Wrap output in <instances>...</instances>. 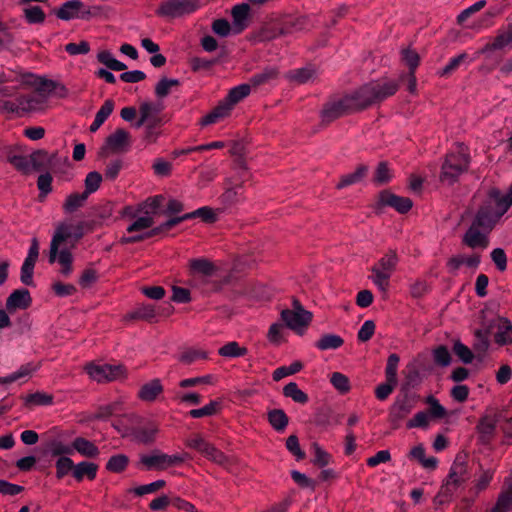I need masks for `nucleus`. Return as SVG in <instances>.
<instances>
[{
	"mask_svg": "<svg viewBox=\"0 0 512 512\" xmlns=\"http://www.w3.org/2000/svg\"><path fill=\"white\" fill-rule=\"evenodd\" d=\"M199 8V0H167L159 5L156 14L161 17L179 18L189 15Z\"/></svg>",
	"mask_w": 512,
	"mask_h": 512,
	"instance_id": "9",
	"label": "nucleus"
},
{
	"mask_svg": "<svg viewBox=\"0 0 512 512\" xmlns=\"http://www.w3.org/2000/svg\"><path fill=\"white\" fill-rule=\"evenodd\" d=\"M494 341L499 346L512 344V323L508 318L500 317L497 323V331L494 334Z\"/></svg>",
	"mask_w": 512,
	"mask_h": 512,
	"instance_id": "21",
	"label": "nucleus"
},
{
	"mask_svg": "<svg viewBox=\"0 0 512 512\" xmlns=\"http://www.w3.org/2000/svg\"><path fill=\"white\" fill-rule=\"evenodd\" d=\"M23 14L30 24L43 23L45 20V13L39 6L27 5L23 8Z\"/></svg>",
	"mask_w": 512,
	"mask_h": 512,
	"instance_id": "47",
	"label": "nucleus"
},
{
	"mask_svg": "<svg viewBox=\"0 0 512 512\" xmlns=\"http://www.w3.org/2000/svg\"><path fill=\"white\" fill-rule=\"evenodd\" d=\"M32 298L27 289L14 290L6 300V312L14 313L17 310H25L30 307Z\"/></svg>",
	"mask_w": 512,
	"mask_h": 512,
	"instance_id": "15",
	"label": "nucleus"
},
{
	"mask_svg": "<svg viewBox=\"0 0 512 512\" xmlns=\"http://www.w3.org/2000/svg\"><path fill=\"white\" fill-rule=\"evenodd\" d=\"M105 8L100 5L87 7L81 0H69L63 3L56 11L57 18L65 21L72 19H89L102 15Z\"/></svg>",
	"mask_w": 512,
	"mask_h": 512,
	"instance_id": "5",
	"label": "nucleus"
},
{
	"mask_svg": "<svg viewBox=\"0 0 512 512\" xmlns=\"http://www.w3.org/2000/svg\"><path fill=\"white\" fill-rule=\"evenodd\" d=\"M189 268L192 273L203 276H212L216 271L214 264L206 258L191 259L189 261Z\"/></svg>",
	"mask_w": 512,
	"mask_h": 512,
	"instance_id": "28",
	"label": "nucleus"
},
{
	"mask_svg": "<svg viewBox=\"0 0 512 512\" xmlns=\"http://www.w3.org/2000/svg\"><path fill=\"white\" fill-rule=\"evenodd\" d=\"M129 464V458L125 454H116L109 458L106 469L113 473L123 472Z\"/></svg>",
	"mask_w": 512,
	"mask_h": 512,
	"instance_id": "44",
	"label": "nucleus"
},
{
	"mask_svg": "<svg viewBox=\"0 0 512 512\" xmlns=\"http://www.w3.org/2000/svg\"><path fill=\"white\" fill-rule=\"evenodd\" d=\"M85 370L89 377L98 383L121 380L127 377V371L123 365L90 363L85 367Z\"/></svg>",
	"mask_w": 512,
	"mask_h": 512,
	"instance_id": "7",
	"label": "nucleus"
},
{
	"mask_svg": "<svg viewBox=\"0 0 512 512\" xmlns=\"http://www.w3.org/2000/svg\"><path fill=\"white\" fill-rule=\"evenodd\" d=\"M37 187L39 189V198L41 200L45 199L52 191V176L50 173H44L38 177Z\"/></svg>",
	"mask_w": 512,
	"mask_h": 512,
	"instance_id": "62",
	"label": "nucleus"
},
{
	"mask_svg": "<svg viewBox=\"0 0 512 512\" xmlns=\"http://www.w3.org/2000/svg\"><path fill=\"white\" fill-rule=\"evenodd\" d=\"M402 61L409 67V72H415L420 63L419 54L410 48L401 50Z\"/></svg>",
	"mask_w": 512,
	"mask_h": 512,
	"instance_id": "59",
	"label": "nucleus"
},
{
	"mask_svg": "<svg viewBox=\"0 0 512 512\" xmlns=\"http://www.w3.org/2000/svg\"><path fill=\"white\" fill-rule=\"evenodd\" d=\"M98 465L93 462L82 461L74 464L73 477L77 482H81L85 477L89 480L96 478Z\"/></svg>",
	"mask_w": 512,
	"mask_h": 512,
	"instance_id": "25",
	"label": "nucleus"
},
{
	"mask_svg": "<svg viewBox=\"0 0 512 512\" xmlns=\"http://www.w3.org/2000/svg\"><path fill=\"white\" fill-rule=\"evenodd\" d=\"M480 263V256L473 254L471 256L456 255L450 258L447 265L451 271L458 270L462 265H466L471 268H477Z\"/></svg>",
	"mask_w": 512,
	"mask_h": 512,
	"instance_id": "29",
	"label": "nucleus"
},
{
	"mask_svg": "<svg viewBox=\"0 0 512 512\" xmlns=\"http://www.w3.org/2000/svg\"><path fill=\"white\" fill-rule=\"evenodd\" d=\"M468 479L469 474L466 464L464 462L455 461L450 468L446 480L451 481V483H455L458 486H461Z\"/></svg>",
	"mask_w": 512,
	"mask_h": 512,
	"instance_id": "27",
	"label": "nucleus"
},
{
	"mask_svg": "<svg viewBox=\"0 0 512 512\" xmlns=\"http://www.w3.org/2000/svg\"><path fill=\"white\" fill-rule=\"evenodd\" d=\"M165 485H166V481L159 479V480H156L149 484L139 485V486L131 489L129 492L140 497V496H144L147 494L155 493V492L159 491L160 489H162L163 487H165Z\"/></svg>",
	"mask_w": 512,
	"mask_h": 512,
	"instance_id": "46",
	"label": "nucleus"
},
{
	"mask_svg": "<svg viewBox=\"0 0 512 512\" xmlns=\"http://www.w3.org/2000/svg\"><path fill=\"white\" fill-rule=\"evenodd\" d=\"M470 165V152L464 143H456L444 158L439 179L442 183L452 185L465 173Z\"/></svg>",
	"mask_w": 512,
	"mask_h": 512,
	"instance_id": "2",
	"label": "nucleus"
},
{
	"mask_svg": "<svg viewBox=\"0 0 512 512\" xmlns=\"http://www.w3.org/2000/svg\"><path fill=\"white\" fill-rule=\"evenodd\" d=\"M72 449L86 458H97L100 454L99 448L92 441L83 437H76L72 441Z\"/></svg>",
	"mask_w": 512,
	"mask_h": 512,
	"instance_id": "24",
	"label": "nucleus"
},
{
	"mask_svg": "<svg viewBox=\"0 0 512 512\" xmlns=\"http://www.w3.org/2000/svg\"><path fill=\"white\" fill-rule=\"evenodd\" d=\"M20 109L22 113L37 111L43 108L45 100L39 95L20 96Z\"/></svg>",
	"mask_w": 512,
	"mask_h": 512,
	"instance_id": "38",
	"label": "nucleus"
},
{
	"mask_svg": "<svg viewBox=\"0 0 512 512\" xmlns=\"http://www.w3.org/2000/svg\"><path fill=\"white\" fill-rule=\"evenodd\" d=\"M25 402L34 406H48L53 404V396L45 392H35L27 395Z\"/></svg>",
	"mask_w": 512,
	"mask_h": 512,
	"instance_id": "52",
	"label": "nucleus"
},
{
	"mask_svg": "<svg viewBox=\"0 0 512 512\" xmlns=\"http://www.w3.org/2000/svg\"><path fill=\"white\" fill-rule=\"evenodd\" d=\"M283 395L299 404H306L309 401L308 395L295 382H289L283 387Z\"/></svg>",
	"mask_w": 512,
	"mask_h": 512,
	"instance_id": "39",
	"label": "nucleus"
},
{
	"mask_svg": "<svg viewBox=\"0 0 512 512\" xmlns=\"http://www.w3.org/2000/svg\"><path fill=\"white\" fill-rule=\"evenodd\" d=\"M194 217H201L204 221L214 222L216 219L214 211L209 207H201L191 213L184 214L183 216L174 217L164 222V227L172 228L184 220L191 219Z\"/></svg>",
	"mask_w": 512,
	"mask_h": 512,
	"instance_id": "19",
	"label": "nucleus"
},
{
	"mask_svg": "<svg viewBox=\"0 0 512 512\" xmlns=\"http://www.w3.org/2000/svg\"><path fill=\"white\" fill-rule=\"evenodd\" d=\"M251 92V86L250 84H240L236 87H233L228 95L226 96L225 100L231 104V106L234 108V106L240 102L242 99L247 97Z\"/></svg>",
	"mask_w": 512,
	"mask_h": 512,
	"instance_id": "42",
	"label": "nucleus"
},
{
	"mask_svg": "<svg viewBox=\"0 0 512 512\" xmlns=\"http://www.w3.org/2000/svg\"><path fill=\"white\" fill-rule=\"evenodd\" d=\"M156 315V309L152 304H140L127 314V318L132 320L151 321L156 317Z\"/></svg>",
	"mask_w": 512,
	"mask_h": 512,
	"instance_id": "35",
	"label": "nucleus"
},
{
	"mask_svg": "<svg viewBox=\"0 0 512 512\" xmlns=\"http://www.w3.org/2000/svg\"><path fill=\"white\" fill-rule=\"evenodd\" d=\"M74 225L68 223L58 224L50 243L48 261L50 264L58 262L61 265L60 273L67 277L72 273V253L67 249L60 250V245L73 236Z\"/></svg>",
	"mask_w": 512,
	"mask_h": 512,
	"instance_id": "4",
	"label": "nucleus"
},
{
	"mask_svg": "<svg viewBox=\"0 0 512 512\" xmlns=\"http://www.w3.org/2000/svg\"><path fill=\"white\" fill-rule=\"evenodd\" d=\"M140 118L136 124L137 127H141L144 124H159V112L160 108L152 103L145 102L141 104L140 109Z\"/></svg>",
	"mask_w": 512,
	"mask_h": 512,
	"instance_id": "22",
	"label": "nucleus"
},
{
	"mask_svg": "<svg viewBox=\"0 0 512 512\" xmlns=\"http://www.w3.org/2000/svg\"><path fill=\"white\" fill-rule=\"evenodd\" d=\"M57 479H63L68 473L74 469V462L67 456L59 457L55 463Z\"/></svg>",
	"mask_w": 512,
	"mask_h": 512,
	"instance_id": "53",
	"label": "nucleus"
},
{
	"mask_svg": "<svg viewBox=\"0 0 512 512\" xmlns=\"http://www.w3.org/2000/svg\"><path fill=\"white\" fill-rule=\"evenodd\" d=\"M88 195L85 192L81 193H71L66 197V200L63 204V209L65 213H73L79 208H81L86 200Z\"/></svg>",
	"mask_w": 512,
	"mask_h": 512,
	"instance_id": "40",
	"label": "nucleus"
},
{
	"mask_svg": "<svg viewBox=\"0 0 512 512\" xmlns=\"http://www.w3.org/2000/svg\"><path fill=\"white\" fill-rule=\"evenodd\" d=\"M330 382L333 387L341 394H346L350 391L349 378L340 372H333L330 376Z\"/></svg>",
	"mask_w": 512,
	"mask_h": 512,
	"instance_id": "50",
	"label": "nucleus"
},
{
	"mask_svg": "<svg viewBox=\"0 0 512 512\" xmlns=\"http://www.w3.org/2000/svg\"><path fill=\"white\" fill-rule=\"evenodd\" d=\"M311 449L314 453L313 463L319 467L327 466L331 461V455L325 451L317 442L312 443Z\"/></svg>",
	"mask_w": 512,
	"mask_h": 512,
	"instance_id": "55",
	"label": "nucleus"
},
{
	"mask_svg": "<svg viewBox=\"0 0 512 512\" xmlns=\"http://www.w3.org/2000/svg\"><path fill=\"white\" fill-rule=\"evenodd\" d=\"M106 145L114 152H126L131 146V134L125 129L118 128L107 137Z\"/></svg>",
	"mask_w": 512,
	"mask_h": 512,
	"instance_id": "16",
	"label": "nucleus"
},
{
	"mask_svg": "<svg viewBox=\"0 0 512 512\" xmlns=\"http://www.w3.org/2000/svg\"><path fill=\"white\" fill-rule=\"evenodd\" d=\"M344 343L341 336L336 334H324L315 343V347L321 351L335 350Z\"/></svg>",
	"mask_w": 512,
	"mask_h": 512,
	"instance_id": "33",
	"label": "nucleus"
},
{
	"mask_svg": "<svg viewBox=\"0 0 512 512\" xmlns=\"http://www.w3.org/2000/svg\"><path fill=\"white\" fill-rule=\"evenodd\" d=\"M368 167L366 165H359L353 173L343 175L337 183V189H343L347 186L360 182L367 174Z\"/></svg>",
	"mask_w": 512,
	"mask_h": 512,
	"instance_id": "31",
	"label": "nucleus"
},
{
	"mask_svg": "<svg viewBox=\"0 0 512 512\" xmlns=\"http://www.w3.org/2000/svg\"><path fill=\"white\" fill-rule=\"evenodd\" d=\"M158 432V425H156L155 423H149L146 426L137 429L134 432V437L138 442L148 444L155 440Z\"/></svg>",
	"mask_w": 512,
	"mask_h": 512,
	"instance_id": "37",
	"label": "nucleus"
},
{
	"mask_svg": "<svg viewBox=\"0 0 512 512\" xmlns=\"http://www.w3.org/2000/svg\"><path fill=\"white\" fill-rule=\"evenodd\" d=\"M510 45H512V28L499 31L493 41L485 44L480 52L487 53L495 50H501Z\"/></svg>",
	"mask_w": 512,
	"mask_h": 512,
	"instance_id": "23",
	"label": "nucleus"
},
{
	"mask_svg": "<svg viewBox=\"0 0 512 512\" xmlns=\"http://www.w3.org/2000/svg\"><path fill=\"white\" fill-rule=\"evenodd\" d=\"M48 452L53 457H62L72 454V445L69 446L61 441H52L48 446Z\"/></svg>",
	"mask_w": 512,
	"mask_h": 512,
	"instance_id": "63",
	"label": "nucleus"
},
{
	"mask_svg": "<svg viewBox=\"0 0 512 512\" xmlns=\"http://www.w3.org/2000/svg\"><path fill=\"white\" fill-rule=\"evenodd\" d=\"M185 446L196 450L208 460L223 465L227 462L225 454L216 448L212 443L204 439L201 434H193L185 440Z\"/></svg>",
	"mask_w": 512,
	"mask_h": 512,
	"instance_id": "8",
	"label": "nucleus"
},
{
	"mask_svg": "<svg viewBox=\"0 0 512 512\" xmlns=\"http://www.w3.org/2000/svg\"><path fill=\"white\" fill-rule=\"evenodd\" d=\"M249 14V3L243 2L232 7L231 16L233 20V29L236 34L241 33L247 28Z\"/></svg>",
	"mask_w": 512,
	"mask_h": 512,
	"instance_id": "18",
	"label": "nucleus"
},
{
	"mask_svg": "<svg viewBox=\"0 0 512 512\" xmlns=\"http://www.w3.org/2000/svg\"><path fill=\"white\" fill-rule=\"evenodd\" d=\"M179 85L180 82L178 79H169L163 77L159 80L155 87V94L159 98H164L170 93L173 87H178Z\"/></svg>",
	"mask_w": 512,
	"mask_h": 512,
	"instance_id": "51",
	"label": "nucleus"
},
{
	"mask_svg": "<svg viewBox=\"0 0 512 512\" xmlns=\"http://www.w3.org/2000/svg\"><path fill=\"white\" fill-rule=\"evenodd\" d=\"M232 110L233 107L231 106V104H229L224 99L210 113H208L201 119L200 124L205 126L218 123L219 121L228 117L231 114Z\"/></svg>",
	"mask_w": 512,
	"mask_h": 512,
	"instance_id": "20",
	"label": "nucleus"
},
{
	"mask_svg": "<svg viewBox=\"0 0 512 512\" xmlns=\"http://www.w3.org/2000/svg\"><path fill=\"white\" fill-rule=\"evenodd\" d=\"M220 403L218 401H210L207 405L202 408L192 409L189 411V415L192 418H202L206 416H212L219 410Z\"/></svg>",
	"mask_w": 512,
	"mask_h": 512,
	"instance_id": "57",
	"label": "nucleus"
},
{
	"mask_svg": "<svg viewBox=\"0 0 512 512\" xmlns=\"http://www.w3.org/2000/svg\"><path fill=\"white\" fill-rule=\"evenodd\" d=\"M512 510V487L502 491L493 508L488 512H510Z\"/></svg>",
	"mask_w": 512,
	"mask_h": 512,
	"instance_id": "41",
	"label": "nucleus"
},
{
	"mask_svg": "<svg viewBox=\"0 0 512 512\" xmlns=\"http://www.w3.org/2000/svg\"><path fill=\"white\" fill-rule=\"evenodd\" d=\"M154 224V219L151 215L146 214L145 216L137 218L133 223L127 227V232H139L147 230Z\"/></svg>",
	"mask_w": 512,
	"mask_h": 512,
	"instance_id": "60",
	"label": "nucleus"
},
{
	"mask_svg": "<svg viewBox=\"0 0 512 512\" xmlns=\"http://www.w3.org/2000/svg\"><path fill=\"white\" fill-rule=\"evenodd\" d=\"M413 409L412 403L407 399H398L390 409V417L393 421L405 418Z\"/></svg>",
	"mask_w": 512,
	"mask_h": 512,
	"instance_id": "32",
	"label": "nucleus"
},
{
	"mask_svg": "<svg viewBox=\"0 0 512 512\" xmlns=\"http://www.w3.org/2000/svg\"><path fill=\"white\" fill-rule=\"evenodd\" d=\"M467 58V54H459L449 60V62L438 72L439 76L445 77L453 73L460 64Z\"/></svg>",
	"mask_w": 512,
	"mask_h": 512,
	"instance_id": "64",
	"label": "nucleus"
},
{
	"mask_svg": "<svg viewBox=\"0 0 512 512\" xmlns=\"http://www.w3.org/2000/svg\"><path fill=\"white\" fill-rule=\"evenodd\" d=\"M497 423H498V418L496 415L486 414L480 418V420L476 426V429H477V432L479 433L480 440L482 442L488 443L493 439V437L495 435Z\"/></svg>",
	"mask_w": 512,
	"mask_h": 512,
	"instance_id": "17",
	"label": "nucleus"
},
{
	"mask_svg": "<svg viewBox=\"0 0 512 512\" xmlns=\"http://www.w3.org/2000/svg\"><path fill=\"white\" fill-rule=\"evenodd\" d=\"M397 264L395 254H386L372 267V281L382 291L386 292L389 287V279Z\"/></svg>",
	"mask_w": 512,
	"mask_h": 512,
	"instance_id": "10",
	"label": "nucleus"
},
{
	"mask_svg": "<svg viewBox=\"0 0 512 512\" xmlns=\"http://www.w3.org/2000/svg\"><path fill=\"white\" fill-rule=\"evenodd\" d=\"M247 352V348L240 346L236 341L228 342L218 350V354L226 358L241 357L246 355Z\"/></svg>",
	"mask_w": 512,
	"mask_h": 512,
	"instance_id": "43",
	"label": "nucleus"
},
{
	"mask_svg": "<svg viewBox=\"0 0 512 512\" xmlns=\"http://www.w3.org/2000/svg\"><path fill=\"white\" fill-rule=\"evenodd\" d=\"M122 411V402L115 401L109 404L100 406L95 412L94 418L99 420H106L109 417Z\"/></svg>",
	"mask_w": 512,
	"mask_h": 512,
	"instance_id": "45",
	"label": "nucleus"
},
{
	"mask_svg": "<svg viewBox=\"0 0 512 512\" xmlns=\"http://www.w3.org/2000/svg\"><path fill=\"white\" fill-rule=\"evenodd\" d=\"M399 356L397 354H390L387 359L385 368L386 380L391 383H397V369L399 364Z\"/></svg>",
	"mask_w": 512,
	"mask_h": 512,
	"instance_id": "58",
	"label": "nucleus"
},
{
	"mask_svg": "<svg viewBox=\"0 0 512 512\" xmlns=\"http://www.w3.org/2000/svg\"><path fill=\"white\" fill-rule=\"evenodd\" d=\"M409 458L419 461L420 464L427 469H435L437 466V459L435 457H425V448L423 444L414 446L409 452Z\"/></svg>",
	"mask_w": 512,
	"mask_h": 512,
	"instance_id": "34",
	"label": "nucleus"
},
{
	"mask_svg": "<svg viewBox=\"0 0 512 512\" xmlns=\"http://www.w3.org/2000/svg\"><path fill=\"white\" fill-rule=\"evenodd\" d=\"M491 230L482 228V224L474 220L462 238V242L472 249L484 250L489 245L488 234Z\"/></svg>",
	"mask_w": 512,
	"mask_h": 512,
	"instance_id": "12",
	"label": "nucleus"
},
{
	"mask_svg": "<svg viewBox=\"0 0 512 512\" xmlns=\"http://www.w3.org/2000/svg\"><path fill=\"white\" fill-rule=\"evenodd\" d=\"M280 315L285 325L298 334L304 333L313 318L311 312H302L301 310L300 312H296L290 309H284L281 311Z\"/></svg>",
	"mask_w": 512,
	"mask_h": 512,
	"instance_id": "13",
	"label": "nucleus"
},
{
	"mask_svg": "<svg viewBox=\"0 0 512 512\" xmlns=\"http://www.w3.org/2000/svg\"><path fill=\"white\" fill-rule=\"evenodd\" d=\"M268 421L274 430L283 432L289 423V418L284 410L273 409L268 412Z\"/></svg>",
	"mask_w": 512,
	"mask_h": 512,
	"instance_id": "36",
	"label": "nucleus"
},
{
	"mask_svg": "<svg viewBox=\"0 0 512 512\" xmlns=\"http://www.w3.org/2000/svg\"><path fill=\"white\" fill-rule=\"evenodd\" d=\"M200 384L213 385L215 384V377L213 375L208 374L200 377L183 379L179 382V386L181 388L194 387Z\"/></svg>",
	"mask_w": 512,
	"mask_h": 512,
	"instance_id": "61",
	"label": "nucleus"
},
{
	"mask_svg": "<svg viewBox=\"0 0 512 512\" xmlns=\"http://www.w3.org/2000/svg\"><path fill=\"white\" fill-rule=\"evenodd\" d=\"M399 89V82L393 79L380 78L360 86L346 94L354 113L363 111L393 96Z\"/></svg>",
	"mask_w": 512,
	"mask_h": 512,
	"instance_id": "1",
	"label": "nucleus"
},
{
	"mask_svg": "<svg viewBox=\"0 0 512 512\" xmlns=\"http://www.w3.org/2000/svg\"><path fill=\"white\" fill-rule=\"evenodd\" d=\"M163 392V385L160 379H153L141 386L138 397L142 401L152 402Z\"/></svg>",
	"mask_w": 512,
	"mask_h": 512,
	"instance_id": "26",
	"label": "nucleus"
},
{
	"mask_svg": "<svg viewBox=\"0 0 512 512\" xmlns=\"http://www.w3.org/2000/svg\"><path fill=\"white\" fill-rule=\"evenodd\" d=\"M303 368L299 361L291 363L289 366H281L273 371V380L280 381L282 378L298 373Z\"/></svg>",
	"mask_w": 512,
	"mask_h": 512,
	"instance_id": "49",
	"label": "nucleus"
},
{
	"mask_svg": "<svg viewBox=\"0 0 512 512\" xmlns=\"http://www.w3.org/2000/svg\"><path fill=\"white\" fill-rule=\"evenodd\" d=\"M392 178L393 174L387 162H380L375 171L374 182L377 185H383L390 182Z\"/></svg>",
	"mask_w": 512,
	"mask_h": 512,
	"instance_id": "54",
	"label": "nucleus"
},
{
	"mask_svg": "<svg viewBox=\"0 0 512 512\" xmlns=\"http://www.w3.org/2000/svg\"><path fill=\"white\" fill-rule=\"evenodd\" d=\"M378 203L380 206H390L402 214L407 213L413 206L410 198L398 196L386 190L379 193Z\"/></svg>",
	"mask_w": 512,
	"mask_h": 512,
	"instance_id": "14",
	"label": "nucleus"
},
{
	"mask_svg": "<svg viewBox=\"0 0 512 512\" xmlns=\"http://www.w3.org/2000/svg\"><path fill=\"white\" fill-rule=\"evenodd\" d=\"M188 454H166L160 450H154L148 454H142L139 458V464H141L145 470H166L171 467H176L184 463L187 459Z\"/></svg>",
	"mask_w": 512,
	"mask_h": 512,
	"instance_id": "6",
	"label": "nucleus"
},
{
	"mask_svg": "<svg viewBox=\"0 0 512 512\" xmlns=\"http://www.w3.org/2000/svg\"><path fill=\"white\" fill-rule=\"evenodd\" d=\"M37 366L33 363H26L22 365L18 370L15 372L5 376L0 377V383L1 384H11L13 382H16L18 380H21L23 378H28L31 376V374L37 370Z\"/></svg>",
	"mask_w": 512,
	"mask_h": 512,
	"instance_id": "30",
	"label": "nucleus"
},
{
	"mask_svg": "<svg viewBox=\"0 0 512 512\" xmlns=\"http://www.w3.org/2000/svg\"><path fill=\"white\" fill-rule=\"evenodd\" d=\"M352 113L354 112L345 94L341 97L333 98L325 103L320 112V117L322 123L329 124L342 116Z\"/></svg>",
	"mask_w": 512,
	"mask_h": 512,
	"instance_id": "11",
	"label": "nucleus"
},
{
	"mask_svg": "<svg viewBox=\"0 0 512 512\" xmlns=\"http://www.w3.org/2000/svg\"><path fill=\"white\" fill-rule=\"evenodd\" d=\"M278 76V71L276 68H266L262 72L253 75L250 79V83L254 86H260L262 84L268 83L271 80L276 79Z\"/></svg>",
	"mask_w": 512,
	"mask_h": 512,
	"instance_id": "48",
	"label": "nucleus"
},
{
	"mask_svg": "<svg viewBox=\"0 0 512 512\" xmlns=\"http://www.w3.org/2000/svg\"><path fill=\"white\" fill-rule=\"evenodd\" d=\"M101 182H102V175L99 172H97V171L89 172L86 175V178L84 181L85 190L83 192H85L89 196L90 194L96 192L99 189Z\"/></svg>",
	"mask_w": 512,
	"mask_h": 512,
	"instance_id": "56",
	"label": "nucleus"
},
{
	"mask_svg": "<svg viewBox=\"0 0 512 512\" xmlns=\"http://www.w3.org/2000/svg\"><path fill=\"white\" fill-rule=\"evenodd\" d=\"M511 205L512 201L507 195H502L498 189L493 188L489 191L487 200L479 208L474 220L482 224L485 230H492Z\"/></svg>",
	"mask_w": 512,
	"mask_h": 512,
	"instance_id": "3",
	"label": "nucleus"
}]
</instances>
